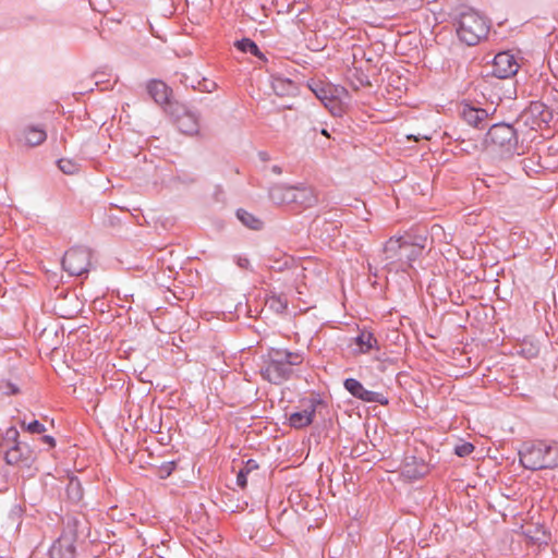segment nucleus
I'll return each mask as SVG.
<instances>
[{
    "instance_id": "43",
    "label": "nucleus",
    "mask_w": 558,
    "mask_h": 558,
    "mask_svg": "<svg viewBox=\"0 0 558 558\" xmlns=\"http://www.w3.org/2000/svg\"><path fill=\"white\" fill-rule=\"evenodd\" d=\"M407 137H408V140H413L415 142L418 141L420 138L429 140V136H427L425 134H417V135L410 134Z\"/></svg>"
},
{
    "instance_id": "2",
    "label": "nucleus",
    "mask_w": 558,
    "mask_h": 558,
    "mask_svg": "<svg viewBox=\"0 0 558 558\" xmlns=\"http://www.w3.org/2000/svg\"><path fill=\"white\" fill-rule=\"evenodd\" d=\"M483 145L502 159L523 154L522 147L519 146L518 132L509 123L493 124L485 134Z\"/></svg>"
},
{
    "instance_id": "28",
    "label": "nucleus",
    "mask_w": 558,
    "mask_h": 558,
    "mask_svg": "<svg viewBox=\"0 0 558 558\" xmlns=\"http://www.w3.org/2000/svg\"><path fill=\"white\" fill-rule=\"evenodd\" d=\"M66 494L68 497L74 502H77L83 498V489L77 478L70 480L66 486Z\"/></svg>"
},
{
    "instance_id": "22",
    "label": "nucleus",
    "mask_w": 558,
    "mask_h": 558,
    "mask_svg": "<svg viewBox=\"0 0 558 558\" xmlns=\"http://www.w3.org/2000/svg\"><path fill=\"white\" fill-rule=\"evenodd\" d=\"M274 93L280 97L293 95L296 86L293 81L283 77H274L271 82Z\"/></svg>"
},
{
    "instance_id": "35",
    "label": "nucleus",
    "mask_w": 558,
    "mask_h": 558,
    "mask_svg": "<svg viewBox=\"0 0 558 558\" xmlns=\"http://www.w3.org/2000/svg\"><path fill=\"white\" fill-rule=\"evenodd\" d=\"M177 466V463L174 461L166 462L159 466L158 475L160 478H167L172 474Z\"/></svg>"
},
{
    "instance_id": "14",
    "label": "nucleus",
    "mask_w": 558,
    "mask_h": 558,
    "mask_svg": "<svg viewBox=\"0 0 558 558\" xmlns=\"http://www.w3.org/2000/svg\"><path fill=\"white\" fill-rule=\"evenodd\" d=\"M460 116L465 123L477 130H483L487 125L488 113L486 110L464 105Z\"/></svg>"
},
{
    "instance_id": "31",
    "label": "nucleus",
    "mask_w": 558,
    "mask_h": 558,
    "mask_svg": "<svg viewBox=\"0 0 558 558\" xmlns=\"http://www.w3.org/2000/svg\"><path fill=\"white\" fill-rule=\"evenodd\" d=\"M539 156H534L531 158H525L521 161L522 169L529 177H531L532 173L539 172V169L542 168V166L539 165Z\"/></svg>"
},
{
    "instance_id": "40",
    "label": "nucleus",
    "mask_w": 558,
    "mask_h": 558,
    "mask_svg": "<svg viewBox=\"0 0 558 558\" xmlns=\"http://www.w3.org/2000/svg\"><path fill=\"white\" fill-rule=\"evenodd\" d=\"M235 263L242 269H248V267H250L248 258L243 257V256H235Z\"/></svg>"
},
{
    "instance_id": "33",
    "label": "nucleus",
    "mask_w": 558,
    "mask_h": 558,
    "mask_svg": "<svg viewBox=\"0 0 558 558\" xmlns=\"http://www.w3.org/2000/svg\"><path fill=\"white\" fill-rule=\"evenodd\" d=\"M21 427L28 432L29 434H44L46 432V427L39 421L34 420L33 422L26 423L25 421H21Z\"/></svg>"
},
{
    "instance_id": "20",
    "label": "nucleus",
    "mask_w": 558,
    "mask_h": 558,
    "mask_svg": "<svg viewBox=\"0 0 558 558\" xmlns=\"http://www.w3.org/2000/svg\"><path fill=\"white\" fill-rule=\"evenodd\" d=\"M428 465L423 461H416L415 457L407 458L403 474L410 478H420L427 474Z\"/></svg>"
},
{
    "instance_id": "6",
    "label": "nucleus",
    "mask_w": 558,
    "mask_h": 558,
    "mask_svg": "<svg viewBox=\"0 0 558 558\" xmlns=\"http://www.w3.org/2000/svg\"><path fill=\"white\" fill-rule=\"evenodd\" d=\"M308 87L333 116L342 114L340 98L348 94L344 87L314 80L308 82Z\"/></svg>"
},
{
    "instance_id": "4",
    "label": "nucleus",
    "mask_w": 558,
    "mask_h": 558,
    "mask_svg": "<svg viewBox=\"0 0 558 558\" xmlns=\"http://www.w3.org/2000/svg\"><path fill=\"white\" fill-rule=\"evenodd\" d=\"M423 248V244L412 243L403 238H390L383 248L386 267L398 265L397 269L405 270L422 254Z\"/></svg>"
},
{
    "instance_id": "10",
    "label": "nucleus",
    "mask_w": 558,
    "mask_h": 558,
    "mask_svg": "<svg viewBox=\"0 0 558 558\" xmlns=\"http://www.w3.org/2000/svg\"><path fill=\"white\" fill-rule=\"evenodd\" d=\"M344 388L355 398L364 402H376L379 404H387L388 399L380 392L371 391L355 378H347L344 380Z\"/></svg>"
},
{
    "instance_id": "11",
    "label": "nucleus",
    "mask_w": 558,
    "mask_h": 558,
    "mask_svg": "<svg viewBox=\"0 0 558 558\" xmlns=\"http://www.w3.org/2000/svg\"><path fill=\"white\" fill-rule=\"evenodd\" d=\"M323 404V401L317 398H312L307 401L305 409L291 413L289 416V424L295 429H301L310 426L315 417L317 405Z\"/></svg>"
},
{
    "instance_id": "9",
    "label": "nucleus",
    "mask_w": 558,
    "mask_h": 558,
    "mask_svg": "<svg viewBox=\"0 0 558 558\" xmlns=\"http://www.w3.org/2000/svg\"><path fill=\"white\" fill-rule=\"evenodd\" d=\"M519 68L514 56L509 51H502L494 58L493 75L498 78H509L517 74Z\"/></svg>"
},
{
    "instance_id": "26",
    "label": "nucleus",
    "mask_w": 558,
    "mask_h": 558,
    "mask_svg": "<svg viewBox=\"0 0 558 558\" xmlns=\"http://www.w3.org/2000/svg\"><path fill=\"white\" fill-rule=\"evenodd\" d=\"M258 469V464L255 460L253 459H248L244 466L238 472V475H236V484L238 486H240L242 489H244L247 485V475L254 471V470H257Z\"/></svg>"
},
{
    "instance_id": "13",
    "label": "nucleus",
    "mask_w": 558,
    "mask_h": 558,
    "mask_svg": "<svg viewBox=\"0 0 558 558\" xmlns=\"http://www.w3.org/2000/svg\"><path fill=\"white\" fill-rule=\"evenodd\" d=\"M287 199L304 208H310L318 203V195L312 186H288Z\"/></svg>"
},
{
    "instance_id": "34",
    "label": "nucleus",
    "mask_w": 558,
    "mask_h": 558,
    "mask_svg": "<svg viewBox=\"0 0 558 558\" xmlns=\"http://www.w3.org/2000/svg\"><path fill=\"white\" fill-rule=\"evenodd\" d=\"M0 392L7 396L17 395L20 392L19 387L10 380L0 381Z\"/></svg>"
},
{
    "instance_id": "1",
    "label": "nucleus",
    "mask_w": 558,
    "mask_h": 558,
    "mask_svg": "<svg viewBox=\"0 0 558 558\" xmlns=\"http://www.w3.org/2000/svg\"><path fill=\"white\" fill-rule=\"evenodd\" d=\"M304 357L299 351L271 348L263 356L262 377L274 385H281L292 378L294 367L303 363Z\"/></svg>"
},
{
    "instance_id": "19",
    "label": "nucleus",
    "mask_w": 558,
    "mask_h": 558,
    "mask_svg": "<svg viewBox=\"0 0 558 558\" xmlns=\"http://www.w3.org/2000/svg\"><path fill=\"white\" fill-rule=\"evenodd\" d=\"M354 344L357 347V353H368L372 349L378 348V340L375 338L373 332L368 330H362L355 338Z\"/></svg>"
},
{
    "instance_id": "3",
    "label": "nucleus",
    "mask_w": 558,
    "mask_h": 558,
    "mask_svg": "<svg viewBox=\"0 0 558 558\" xmlns=\"http://www.w3.org/2000/svg\"><path fill=\"white\" fill-rule=\"evenodd\" d=\"M521 465L531 471L554 469L558 466V447L545 441H526L519 450Z\"/></svg>"
},
{
    "instance_id": "27",
    "label": "nucleus",
    "mask_w": 558,
    "mask_h": 558,
    "mask_svg": "<svg viewBox=\"0 0 558 558\" xmlns=\"http://www.w3.org/2000/svg\"><path fill=\"white\" fill-rule=\"evenodd\" d=\"M266 304L275 313L281 314L288 307V299L283 294H271L267 298Z\"/></svg>"
},
{
    "instance_id": "8",
    "label": "nucleus",
    "mask_w": 558,
    "mask_h": 558,
    "mask_svg": "<svg viewBox=\"0 0 558 558\" xmlns=\"http://www.w3.org/2000/svg\"><path fill=\"white\" fill-rule=\"evenodd\" d=\"M61 536H66L71 543L84 542L90 538V523L84 514H68Z\"/></svg>"
},
{
    "instance_id": "39",
    "label": "nucleus",
    "mask_w": 558,
    "mask_h": 558,
    "mask_svg": "<svg viewBox=\"0 0 558 558\" xmlns=\"http://www.w3.org/2000/svg\"><path fill=\"white\" fill-rule=\"evenodd\" d=\"M19 436H20L19 430L12 426L5 430L4 440L7 442H12V445L20 444Z\"/></svg>"
},
{
    "instance_id": "25",
    "label": "nucleus",
    "mask_w": 558,
    "mask_h": 558,
    "mask_svg": "<svg viewBox=\"0 0 558 558\" xmlns=\"http://www.w3.org/2000/svg\"><path fill=\"white\" fill-rule=\"evenodd\" d=\"M234 46L242 52H250L258 59L266 61L265 54L259 50L255 41L250 38H242L241 40H236Z\"/></svg>"
},
{
    "instance_id": "21",
    "label": "nucleus",
    "mask_w": 558,
    "mask_h": 558,
    "mask_svg": "<svg viewBox=\"0 0 558 558\" xmlns=\"http://www.w3.org/2000/svg\"><path fill=\"white\" fill-rule=\"evenodd\" d=\"M178 129L183 134L194 135L198 133V122L194 114L185 112L178 118Z\"/></svg>"
},
{
    "instance_id": "41",
    "label": "nucleus",
    "mask_w": 558,
    "mask_h": 558,
    "mask_svg": "<svg viewBox=\"0 0 558 558\" xmlns=\"http://www.w3.org/2000/svg\"><path fill=\"white\" fill-rule=\"evenodd\" d=\"M320 223H324V225H330L332 227V229H337L338 227L336 225H333L332 222H328L325 218H322L320 216H317L314 221H313V225L317 228Z\"/></svg>"
},
{
    "instance_id": "15",
    "label": "nucleus",
    "mask_w": 558,
    "mask_h": 558,
    "mask_svg": "<svg viewBox=\"0 0 558 558\" xmlns=\"http://www.w3.org/2000/svg\"><path fill=\"white\" fill-rule=\"evenodd\" d=\"M81 302L74 293H65L62 300L54 304V311L63 318H72L81 312Z\"/></svg>"
},
{
    "instance_id": "12",
    "label": "nucleus",
    "mask_w": 558,
    "mask_h": 558,
    "mask_svg": "<svg viewBox=\"0 0 558 558\" xmlns=\"http://www.w3.org/2000/svg\"><path fill=\"white\" fill-rule=\"evenodd\" d=\"M4 459L8 464L29 468L35 459V456L28 445L20 442L12 445L7 450Z\"/></svg>"
},
{
    "instance_id": "7",
    "label": "nucleus",
    "mask_w": 558,
    "mask_h": 558,
    "mask_svg": "<svg viewBox=\"0 0 558 558\" xmlns=\"http://www.w3.org/2000/svg\"><path fill=\"white\" fill-rule=\"evenodd\" d=\"M90 257L92 253L87 247H71L62 258V267L71 276H82L89 270Z\"/></svg>"
},
{
    "instance_id": "42",
    "label": "nucleus",
    "mask_w": 558,
    "mask_h": 558,
    "mask_svg": "<svg viewBox=\"0 0 558 558\" xmlns=\"http://www.w3.org/2000/svg\"><path fill=\"white\" fill-rule=\"evenodd\" d=\"M41 441L44 444H47L50 448H53L56 446V440L52 436L44 435L41 437Z\"/></svg>"
},
{
    "instance_id": "29",
    "label": "nucleus",
    "mask_w": 558,
    "mask_h": 558,
    "mask_svg": "<svg viewBox=\"0 0 558 558\" xmlns=\"http://www.w3.org/2000/svg\"><path fill=\"white\" fill-rule=\"evenodd\" d=\"M288 186L275 185L269 190V197L277 204L290 203L287 199Z\"/></svg>"
},
{
    "instance_id": "37",
    "label": "nucleus",
    "mask_w": 558,
    "mask_h": 558,
    "mask_svg": "<svg viewBox=\"0 0 558 558\" xmlns=\"http://www.w3.org/2000/svg\"><path fill=\"white\" fill-rule=\"evenodd\" d=\"M445 135L453 140L457 143V145L462 144L470 136L465 132L458 131L456 129L452 130L451 132H446Z\"/></svg>"
},
{
    "instance_id": "24",
    "label": "nucleus",
    "mask_w": 558,
    "mask_h": 558,
    "mask_svg": "<svg viewBox=\"0 0 558 558\" xmlns=\"http://www.w3.org/2000/svg\"><path fill=\"white\" fill-rule=\"evenodd\" d=\"M236 217L245 227L252 230H260L264 226V222L258 217L242 208L236 210Z\"/></svg>"
},
{
    "instance_id": "44",
    "label": "nucleus",
    "mask_w": 558,
    "mask_h": 558,
    "mask_svg": "<svg viewBox=\"0 0 558 558\" xmlns=\"http://www.w3.org/2000/svg\"><path fill=\"white\" fill-rule=\"evenodd\" d=\"M258 157L262 161H268L269 160V155L266 153V151H259L258 153Z\"/></svg>"
},
{
    "instance_id": "38",
    "label": "nucleus",
    "mask_w": 558,
    "mask_h": 558,
    "mask_svg": "<svg viewBox=\"0 0 558 558\" xmlns=\"http://www.w3.org/2000/svg\"><path fill=\"white\" fill-rule=\"evenodd\" d=\"M193 88L204 93H211L217 88V84L214 81L203 78V81L198 82V87L193 86Z\"/></svg>"
},
{
    "instance_id": "5",
    "label": "nucleus",
    "mask_w": 558,
    "mask_h": 558,
    "mask_svg": "<svg viewBox=\"0 0 558 558\" xmlns=\"http://www.w3.org/2000/svg\"><path fill=\"white\" fill-rule=\"evenodd\" d=\"M488 24L484 17L469 10L459 16L457 34L461 41L468 46H474L485 38L488 33Z\"/></svg>"
},
{
    "instance_id": "45",
    "label": "nucleus",
    "mask_w": 558,
    "mask_h": 558,
    "mask_svg": "<svg viewBox=\"0 0 558 558\" xmlns=\"http://www.w3.org/2000/svg\"><path fill=\"white\" fill-rule=\"evenodd\" d=\"M271 171H272L275 174H277V175H279V174H281V173H282V169H281V167H279V166H272V167H271Z\"/></svg>"
},
{
    "instance_id": "16",
    "label": "nucleus",
    "mask_w": 558,
    "mask_h": 558,
    "mask_svg": "<svg viewBox=\"0 0 558 558\" xmlns=\"http://www.w3.org/2000/svg\"><path fill=\"white\" fill-rule=\"evenodd\" d=\"M524 116L532 118V123L537 126L542 123L548 124L553 119L551 110L541 101H532L525 109Z\"/></svg>"
},
{
    "instance_id": "17",
    "label": "nucleus",
    "mask_w": 558,
    "mask_h": 558,
    "mask_svg": "<svg viewBox=\"0 0 558 558\" xmlns=\"http://www.w3.org/2000/svg\"><path fill=\"white\" fill-rule=\"evenodd\" d=\"M75 545L66 536H60L50 547V558H75Z\"/></svg>"
},
{
    "instance_id": "23",
    "label": "nucleus",
    "mask_w": 558,
    "mask_h": 558,
    "mask_svg": "<svg viewBox=\"0 0 558 558\" xmlns=\"http://www.w3.org/2000/svg\"><path fill=\"white\" fill-rule=\"evenodd\" d=\"M25 141L29 146H38L47 138L46 131L40 126H27L25 129Z\"/></svg>"
},
{
    "instance_id": "18",
    "label": "nucleus",
    "mask_w": 558,
    "mask_h": 558,
    "mask_svg": "<svg viewBox=\"0 0 558 558\" xmlns=\"http://www.w3.org/2000/svg\"><path fill=\"white\" fill-rule=\"evenodd\" d=\"M147 93L159 105L169 104L171 89L166 83L159 80H151L146 86Z\"/></svg>"
},
{
    "instance_id": "30",
    "label": "nucleus",
    "mask_w": 558,
    "mask_h": 558,
    "mask_svg": "<svg viewBox=\"0 0 558 558\" xmlns=\"http://www.w3.org/2000/svg\"><path fill=\"white\" fill-rule=\"evenodd\" d=\"M478 140H480L478 136L477 137L469 136L462 144L456 145L454 148L459 153L473 154V153L477 151L480 148Z\"/></svg>"
},
{
    "instance_id": "36",
    "label": "nucleus",
    "mask_w": 558,
    "mask_h": 558,
    "mask_svg": "<svg viewBox=\"0 0 558 558\" xmlns=\"http://www.w3.org/2000/svg\"><path fill=\"white\" fill-rule=\"evenodd\" d=\"M474 450V446L471 444V442H463L461 445H458L456 446L454 448V453L458 456V457H468L469 454H471Z\"/></svg>"
},
{
    "instance_id": "46",
    "label": "nucleus",
    "mask_w": 558,
    "mask_h": 558,
    "mask_svg": "<svg viewBox=\"0 0 558 558\" xmlns=\"http://www.w3.org/2000/svg\"><path fill=\"white\" fill-rule=\"evenodd\" d=\"M322 134H324V135L328 136V132H327V130L323 129V130H322Z\"/></svg>"
},
{
    "instance_id": "32",
    "label": "nucleus",
    "mask_w": 558,
    "mask_h": 558,
    "mask_svg": "<svg viewBox=\"0 0 558 558\" xmlns=\"http://www.w3.org/2000/svg\"><path fill=\"white\" fill-rule=\"evenodd\" d=\"M59 169L65 174H74L80 171L81 165L72 159L61 158L58 160Z\"/></svg>"
}]
</instances>
